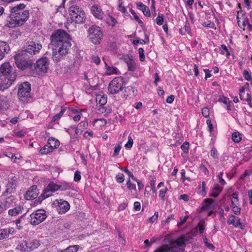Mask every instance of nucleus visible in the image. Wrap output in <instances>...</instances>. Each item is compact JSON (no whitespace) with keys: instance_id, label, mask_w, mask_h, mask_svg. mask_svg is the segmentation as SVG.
<instances>
[{"instance_id":"obj_1","label":"nucleus","mask_w":252,"mask_h":252,"mask_svg":"<svg viewBox=\"0 0 252 252\" xmlns=\"http://www.w3.org/2000/svg\"><path fill=\"white\" fill-rule=\"evenodd\" d=\"M71 39L58 44L56 46L52 47V59L55 62L58 63L61 61L64 56L68 54L71 47Z\"/></svg>"},{"instance_id":"obj_2","label":"nucleus","mask_w":252,"mask_h":252,"mask_svg":"<svg viewBox=\"0 0 252 252\" xmlns=\"http://www.w3.org/2000/svg\"><path fill=\"white\" fill-rule=\"evenodd\" d=\"M16 66L21 69L25 70L27 68L32 69L33 63L32 60L30 59L28 55H26L22 52L17 54L14 57Z\"/></svg>"},{"instance_id":"obj_3","label":"nucleus","mask_w":252,"mask_h":252,"mask_svg":"<svg viewBox=\"0 0 252 252\" xmlns=\"http://www.w3.org/2000/svg\"><path fill=\"white\" fill-rule=\"evenodd\" d=\"M26 5L24 3H20L16 6L11 8V17L16 18L23 24L29 18V12L28 10H23Z\"/></svg>"},{"instance_id":"obj_4","label":"nucleus","mask_w":252,"mask_h":252,"mask_svg":"<svg viewBox=\"0 0 252 252\" xmlns=\"http://www.w3.org/2000/svg\"><path fill=\"white\" fill-rule=\"evenodd\" d=\"M50 42L52 47L56 46L64 41L71 39L70 35L65 31L58 29L54 31L50 36Z\"/></svg>"},{"instance_id":"obj_5","label":"nucleus","mask_w":252,"mask_h":252,"mask_svg":"<svg viewBox=\"0 0 252 252\" xmlns=\"http://www.w3.org/2000/svg\"><path fill=\"white\" fill-rule=\"evenodd\" d=\"M71 20L76 24H81L85 22V12L77 5H72L68 9Z\"/></svg>"},{"instance_id":"obj_6","label":"nucleus","mask_w":252,"mask_h":252,"mask_svg":"<svg viewBox=\"0 0 252 252\" xmlns=\"http://www.w3.org/2000/svg\"><path fill=\"white\" fill-rule=\"evenodd\" d=\"M88 32L89 38L92 43L94 44L100 43L103 37V32L100 27L93 25L89 28Z\"/></svg>"},{"instance_id":"obj_7","label":"nucleus","mask_w":252,"mask_h":252,"mask_svg":"<svg viewBox=\"0 0 252 252\" xmlns=\"http://www.w3.org/2000/svg\"><path fill=\"white\" fill-rule=\"evenodd\" d=\"M124 80L122 77L115 78L109 84V92L112 94L118 93L124 88Z\"/></svg>"},{"instance_id":"obj_8","label":"nucleus","mask_w":252,"mask_h":252,"mask_svg":"<svg viewBox=\"0 0 252 252\" xmlns=\"http://www.w3.org/2000/svg\"><path fill=\"white\" fill-rule=\"evenodd\" d=\"M41 48L42 45L40 43H36L33 41H29L26 43L24 47V50L21 52L26 55L28 54L30 55H35L39 53Z\"/></svg>"},{"instance_id":"obj_9","label":"nucleus","mask_w":252,"mask_h":252,"mask_svg":"<svg viewBox=\"0 0 252 252\" xmlns=\"http://www.w3.org/2000/svg\"><path fill=\"white\" fill-rule=\"evenodd\" d=\"M39 245V241L34 239L28 241H23L20 244L19 247L23 252H30L37 249Z\"/></svg>"},{"instance_id":"obj_10","label":"nucleus","mask_w":252,"mask_h":252,"mask_svg":"<svg viewBox=\"0 0 252 252\" xmlns=\"http://www.w3.org/2000/svg\"><path fill=\"white\" fill-rule=\"evenodd\" d=\"M196 231L191 230L185 235L181 236L177 240L173 241L174 244L180 247H184L186 243H190L193 238L196 235Z\"/></svg>"},{"instance_id":"obj_11","label":"nucleus","mask_w":252,"mask_h":252,"mask_svg":"<svg viewBox=\"0 0 252 252\" xmlns=\"http://www.w3.org/2000/svg\"><path fill=\"white\" fill-rule=\"evenodd\" d=\"M51 205L53 208L56 209L60 214L65 213L70 209V205L68 202L63 199L54 200Z\"/></svg>"},{"instance_id":"obj_12","label":"nucleus","mask_w":252,"mask_h":252,"mask_svg":"<svg viewBox=\"0 0 252 252\" xmlns=\"http://www.w3.org/2000/svg\"><path fill=\"white\" fill-rule=\"evenodd\" d=\"M30 217L31 224L36 225L43 221L47 218V215L45 210H38L33 212Z\"/></svg>"},{"instance_id":"obj_13","label":"nucleus","mask_w":252,"mask_h":252,"mask_svg":"<svg viewBox=\"0 0 252 252\" xmlns=\"http://www.w3.org/2000/svg\"><path fill=\"white\" fill-rule=\"evenodd\" d=\"M0 72L2 74L0 77H3V79H5V81H8L12 74L15 75V80L16 79V74L15 72H12V67L8 62L4 63L1 64L0 67Z\"/></svg>"},{"instance_id":"obj_14","label":"nucleus","mask_w":252,"mask_h":252,"mask_svg":"<svg viewBox=\"0 0 252 252\" xmlns=\"http://www.w3.org/2000/svg\"><path fill=\"white\" fill-rule=\"evenodd\" d=\"M33 67L37 72L46 73L47 71V58L43 57L38 59L35 64L33 63Z\"/></svg>"},{"instance_id":"obj_15","label":"nucleus","mask_w":252,"mask_h":252,"mask_svg":"<svg viewBox=\"0 0 252 252\" xmlns=\"http://www.w3.org/2000/svg\"><path fill=\"white\" fill-rule=\"evenodd\" d=\"M17 178L15 176L9 177L8 182L6 186V189L3 192L4 196L11 193L17 186Z\"/></svg>"},{"instance_id":"obj_16","label":"nucleus","mask_w":252,"mask_h":252,"mask_svg":"<svg viewBox=\"0 0 252 252\" xmlns=\"http://www.w3.org/2000/svg\"><path fill=\"white\" fill-rule=\"evenodd\" d=\"M31 84L28 82H25L20 84L18 86V94L29 95L31 96Z\"/></svg>"},{"instance_id":"obj_17","label":"nucleus","mask_w":252,"mask_h":252,"mask_svg":"<svg viewBox=\"0 0 252 252\" xmlns=\"http://www.w3.org/2000/svg\"><path fill=\"white\" fill-rule=\"evenodd\" d=\"M38 192L36 186H32L27 191L25 198L27 200H32L36 198L38 195Z\"/></svg>"},{"instance_id":"obj_18","label":"nucleus","mask_w":252,"mask_h":252,"mask_svg":"<svg viewBox=\"0 0 252 252\" xmlns=\"http://www.w3.org/2000/svg\"><path fill=\"white\" fill-rule=\"evenodd\" d=\"M227 223L229 224H232L236 227L240 228L241 229H244V226L240 222V219L237 217L231 215L227 220Z\"/></svg>"},{"instance_id":"obj_19","label":"nucleus","mask_w":252,"mask_h":252,"mask_svg":"<svg viewBox=\"0 0 252 252\" xmlns=\"http://www.w3.org/2000/svg\"><path fill=\"white\" fill-rule=\"evenodd\" d=\"M60 145V141L56 138L50 137L48 138V153L52 152Z\"/></svg>"},{"instance_id":"obj_20","label":"nucleus","mask_w":252,"mask_h":252,"mask_svg":"<svg viewBox=\"0 0 252 252\" xmlns=\"http://www.w3.org/2000/svg\"><path fill=\"white\" fill-rule=\"evenodd\" d=\"M11 75L8 81H5V79L0 78L1 81L0 82V91H4L9 88L15 80V75L14 74Z\"/></svg>"},{"instance_id":"obj_21","label":"nucleus","mask_w":252,"mask_h":252,"mask_svg":"<svg viewBox=\"0 0 252 252\" xmlns=\"http://www.w3.org/2000/svg\"><path fill=\"white\" fill-rule=\"evenodd\" d=\"M91 10L92 13L96 18L102 19L104 13L99 6L96 5H93L92 6Z\"/></svg>"},{"instance_id":"obj_22","label":"nucleus","mask_w":252,"mask_h":252,"mask_svg":"<svg viewBox=\"0 0 252 252\" xmlns=\"http://www.w3.org/2000/svg\"><path fill=\"white\" fill-rule=\"evenodd\" d=\"M10 50L8 44L4 41L0 40V61L4 57L6 53Z\"/></svg>"},{"instance_id":"obj_23","label":"nucleus","mask_w":252,"mask_h":252,"mask_svg":"<svg viewBox=\"0 0 252 252\" xmlns=\"http://www.w3.org/2000/svg\"><path fill=\"white\" fill-rule=\"evenodd\" d=\"M239 95L240 98L242 100L247 101L249 104H250L251 102V95L248 93H246L244 87L240 89Z\"/></svg>"},{"instance_id":"obj_24","label":"nucleus","mask_w":252,"mask_h":252,"mask_svg":"<svg viewBox=\"0 0 252 252\" xmlns=\"http://www.w3.org/2000/svg\"><path fill=\"white\" fill-rule=\"evenodd\" d=\"M136 5L138 9L141 10L145 16L147 17H150L151 12L148 6L143 4L141 2H137Z\"/></svg>"},{"instance_id":"obj_25","label":"nucleus","mask_w":252,"mask_h":252,"mask_svg":"<svg viewBox=\"0 0 252 252\" xmlns=\"http://www.w3.org/2000/svg\"><path fill=\"white\" fill-rule=\"evenodd\" d=\"M204 204L201 207L202 211L208 210L214 208V200L206 198L204 200Z\"/></svg>"},{"instance_id":"obj_26","label":"nucleus","mask_w":252,"mask_h":252,"mask_svg":"<svg viewBox=\"0 0 252 252\" xmlns=\"http://www.w3.org/2000/svg\"><path fill=\"white\" fill-rule=\"evenodd\" d=\"M65 110V108H63L62 107H61V110L58 114H56L54 115L53 117L52 121L50 122V124L48 125V127H50L51 128L53 127V123L57 122V124H58V121L60 118L62 117L63 115V114L64 113V111Z\"/></svg>"},{"instance_id":"obj_27","label":"nucleus","mask_w":252,"mask_h":252,"mask_svg":"<svg viewBox=\"0 0 252 252\" xmlns=\"http://www.w3.org/2000/svg\"><path fill=\"white\" fill-rule=\"evenodd\" d=\"M22 25L23 24L20 22V21H18L16 18L11 17L10 14V19L6 24V26L9 28H14L16 26H19Z\"/></svg>"},{"instance_id":"obj_28","label":"nucleus","mask_w":252,"mask_h":252,"mask_svg":"<svg viewBox=\"0 0 252 252\" xmlns=\"http://www.w3.org/2000/svg\"><path fill=\"white\" fill-rule=\"evenodd\" d=\"M23 209V207L18 205L14 207L13 209L9 210L8 214L12 216H15L22 213Z\"/></svg>"},{"instance_id":"obj_29","label":"nucleus","mask_w":252,"mask_h":252,"mask_svg":"<svg viewBox=\"0 0 252 252\" xmlns=\"http://www.w3.org/2000/svg\"><path fill=\"white\" fill-rule=\"evenodd\" d=\"M107 97L104 95L99 94L96 96V101L101 106L105 105L107 102Z\"/></svg>"},{"instance_id":"obj_30","label":"nucleus","mask_w":252,"mask_h":252,"mask_svg":"<svg viewBox=\"0 0 252 252\" xmlns=\"http://www.w3.org/2000/svg\"><path fill=\"white\" fill-rule=\"evenodd\" d=\"M126 62L127 63L128 70L129 71H133L135 70L136 65L135 62L133 60L131 59H128Z\"/></svg>"},{"instance_id":"obj_31","label":"nucleus","mask_w":252,"mask_h":252,"mask_svg":"<svg viewBox=\"0 0 252 252\" xmlns=\"http://www.w3.org/2000/svg\"><path fill=\"white\" fill-rule=\"evenodd\" d=\"M106 72V74L110 75L114 74H117V68L113 66H108L105 63Z\"/></svg>"},{"instance_id":"obj_32","label":"nucleus","mask_w":252,"mask_h":252,"mask_svg":"<svg viewBox=\"0 0 252 252\" xmlns=\"http://www.w3.org/2000/svg\"><path fill=\"white\" fill-rule=\"evenodd\" d=\"M61 186L57 184L51 182L48 184V191H51L52 192L58 190L60 189Z\"/></svg>"},{"instance_id":"obj_33","label":"nucleus","mask_w":252,"mask_h":252,"mask_svg":"<svg viewBox=\"0 0 252 252\" xmlns=\"http://www.w3.org/2000/svg\"><path fill=\"white\" fill-rule=\"evenodd\" d=\"M232 139L234 142L238 143L242 139L241 134L239 132H234L232 134Z\"/></svg>"},{"instance_id":"obj_34","label":"nucleus","mask_w":252,"mask_h":252,"mask_svg":"<svg viewBox=\"0 0 252 252\" xmlns=\"http://www.w3.org/2000/svg\"><path fill=\"white\" fill-rule=\"evenodd\" d=\"M205 227V222L203 220H201L198 223L196 229L199 230V233L200 234L202 235Z\"/></svg>"},{"instance_id":"obj_35","label":"nucleus","mask_w":252,"mask_h":252,"mask_svg":"<svg viewBox=\"0 0 252 252\" xmlns=\"http://www.w3.org/2000/svg\"><path fill=\"white\" fill-rule=\"evenodd\" d=\"M9 234L10 231L6 229H0V240L7 238Z\"/></svg>"},{"instance_id":"obj_36","label":"nucleus","mask_w":252,"mask_h":252,"mask_svg":"<svg viewBox=\"0 0 252 252\" xmlns=\"http://www.w3.org/2000/svg\"><path fill=\"white\" fill-rule=\"evenodd\" d=\"M169 245H164L156 250L154 252H170Z\"/></svg>"},{"instance_id":"obj_37","label":"nucleus","mask_w":252,"mask_h":252,"mask_svg":"<svg viewBox=\"0 0 252 252\" xmlns=\"http://www.w3.org/2000/svg\"><path fill=\"white\" fill-rule=\"evenodd\" d=\"M220 53L222 55H225L226 57L228 58L230 56V53L227 47L224 44L221 45Z\"/></svg>"},{"instance_id":"obj_38","label":"nucleus","mask_w":252,"mask_h":252,"mask_svg":"<svg viewBox=\"0 0 252 252\" xmlns=\"http://www.w3.org/2000/svg\"><path fill=\"white\" fill-rule=\"evenodd\" d=\"M21 95L18 94L19 100L23 102L24 103L28 102L30 101V99L32 98L31 96H29V95H23L21 94Z\"/></svg>"},{"instance_id":"obj_39","label":"nucleus","mask_w":252,"mask_h":252,"mask_svg":"<svg viewBox=\"0 0 252 252\" xmlns=\"http://www.w3.org/2000/svg\"><path fill=\"white\" fill-rule=\"evenodd\" d=\"M179 247L180 246H177V245L174 244V242L173 241L170 243L169 250H170V252H179Z\"/></svg>"},{"instance_id":"obj_40","label":"nucleus","mask_w":252,"mask_h":252,"mask_svg":"<svg viewBox=\"0 0 252 252\" xmlns=\"http://www.w3.org/2000/svg\"><path fill=\"white\" fill-rule=\"evenodd\" d=\"M47 191V188H44L43 190V192L41 194V195L38 197V199L36 200L35 202L37 201L38 203H41L42 200L45 199L47 197V195L46 194Z\"/></svg>"},{"instance_id":"obj_41","label":"nucleus","mask_w":252,"mask_h":252,"mask_svg":"<svg viewBox=\"0 0 252 252\" xmlns=\"http://www.w3.org/2000/svg\"><path fill=\"white\" fill-rule=\"evenodd\" d=\"M79 248V245L70 246L65 249L66 252H76Z\"/></svg>"},{"instance_id":"obj_42","label":"nucleus","mask_w":252,"mask_h":252,"mask_svg":"<svg viewBox=\"0 0 252 252\" xmlns=\"http://www.w3.org/2000/svg\"><path fill=\"white\" fill-rule=\"evenodd\" d=\"M106 21L108 24L112 26V27L114 26L117 23L116 19L111 16H109L106 19Z\"/></svg>"},{"instance_id":"obj_43","label":"nucleus","mask_w":252,"mask_h":252,"mask_svg":"<svg viewBox=\"0 0 252 252\" xmlns=\"http://www.w3.org/2000/svg\"><path fill=\"white\" fill-rule=\"evenodd\" d=\"M202 25L203 27H207V28H212V29L214 28V27H215V24L213 22H211L210 21H209V20H207L206 22H204L202 24Z\"/></svg>"},{"instance_id":"obj_44","label":"nucleus","mask_w":252,"mask_h":252,"mask_svg":"<svg viewBox=\"0 0 252 252\" xmlns=\"http://www.w3.org/2000/svg\"><path fill=\"white\" fill-rule=\"evenodd\" d=\"M116 180L119 183H122L125 180L124 175L123 173H119L116 177Z\"/></svg>"},{"instance_id":"obj_45","label":"nucleus","mask_w":252,"mask_h":252,"mask_svg":"<svg viewBox=\"0 0 252 252\" xmlns=\"http://www.w3.org/2000/svg\"><path fill=\"white\" fill-rule=\"evenodd\" d=\"M156 23L158 25H162L163 23V16L162 14H158L156 19Z\"/></svg>"},{"instance_id":"obj_46","label":"nucleus","mask_w":252,"mask_h":252,"mask_svg":"<svg viewBox=\"0 0 252 252\" xmlns=\"http://www.w3.org/2000/svg\"><path fill=\"white\" fill-rule=\"evenodd\" d=\"M189 143L185 142L181 146V149L185 153H188L189 152Z\"/></svg>"},{"instance_id":"obj_47","label":"nucleus","mask_w":252,"mask_h":252,"mask_svg":"<svg viewBox=\"0 0 252 252\" xmlns=\"http://www.w3.org/2000/svg\"><path fill=\"white\" fill-rule=\"evenodd\" d=\"M158 212H155L154 215L152 217L149 218L148 219V220H147V221L151 223H153L155 221V220H156L158 219Z\"/></svg>"},{"instance_id":"obj_48","label":"nucleus","mask_w":252,"mask_h":252,"mask_svg":"<svg viewBox=\"0 0 252 252\" xmlns=\"http://www.w3.org/2000/svg\"><path fill=\"white\" fill-rule=\"evenodd\" d=\"M133 143V141L132 138V137L130 136H129L128 137V141L125 144V147L126 148H131L132 146Z\"/></svg>"},{"instance_id":"obj_49","label":"nucleus","mask_w":252,"mask_h":252,"mask_svg":"<svg viewBox=\"0 0 252 252\" xmlns=\"http://www.w3.org/2000/svg\"><path fill=\"white\" fill-rule=\"evenodd\" d=\"M223 174V172H220L218 175L217 177L219 179V183L222 185H224L226 184V182L224 181V180L222 178Z\"/></svg>"},{"instance_id":"obj_50","label":"nucleus","mask_w":252,"mask_h":252,"mask_svg":"<svg viewBox=\"0 0 252 252\" xmlns=\"http://www.w3.org/2000/svg\"><path fill=\"white\" fill-rule=\"evenodd\" d=\"M126 92H128L129 94H127V96H133L135 95V94L133 90V88L131 87H127L125 90Z\"/></svg>"},{"instance_id":"obj_51","label":"nucleus","mask_w":252,"mask_h":252,"mask_svg":"<svg viewBox=\"0 0 252 252\" xmlns=\"http://www.w3.org/2000/svg\"><path fill=\"white\" fill-rule=\"evenodd\" d=\"M138 53L139 54L140 61H144L145 58L144 49L142 48H139L138 49Z\"/></svg>"},{"instance_id":"obj_52","label":"nucleus","mask_w":252,"mask_h":252,"mask_svg":"<svg viewBox=\"0 0 252 252\" xmlns=\"http://www.w3.org/2000/svg\"><path fill=\"white\" fill-rule=\"evenodd\" d=\"M126 185H127V188L129 189H134L135 190L136 189V186H135V184H132L131 182H130V179L129 178L127 181V183H126Z\"/></svg>"},{"instance_id":"obj_53","label":"nucleus","mask_w":252,"mask_h":252,"mask_svg":"<svg viewBox=\"0 0 252 252\" xmlns=\"http://www.w3.org/2000/svg\"><path fill=\"white\" fill-rule=\"evenodd\" d=\"M155 183H156V178H153L150 180V184L151 186V189L153 190V192L154 193H156V189L155 188Z\"/></svg>"},{"instance_id":"obj_54","label":"nucleus","mask_w":252,"mask_h":252,"mask_svg":"<svg viewBox=\"0 0 252 252\" xmlns=\"http://www.w3.org/2000/svg\"><path fill=\"white\" fill-rule=\"evenodd\" d=\"M243 76L246 80L252 81V78L247 70L244 71Z\"/></svg>"},{"instance_id":"obj_55","label":"nucleus","mask_w":252,"mask_h":252,"mask_svg":"<svg viewBox=\"0 0 252 252\" xmlns=\"http://www.w3.org/2000/svg\"><path fill=\"white\" fill-rule=\"evenodd\" d=\"M174 218V215L172 214L170 216H169L165 220L161 221V225L162 226H165L167 223H168L171 220H173Z\"/></svg>"},{"instance_id":"obj_56","label":"nucleus","mask_w":252,"mask_h":252,"mask_svg":"<svg viewBox=\"0 0 252 252\" xmlns=\"http://www.w3.org/2000/svg\"><path fill=\"white\" fill-rule=\"evenodd\" d=\"M202 114L204 117L207 118L210 114L209 109L207 107L203 108L202 110Z\"/></svg>"},{"instance_id":"obj_57","label":"nucleus","mask_w":252,"mask_h":252,"mask_svg":"<svg viewBox=\"0 0 252 252\" xmlns=\"http://www.w3.org/2000/svg\"><path fill=\"white\" fill-rule=\"evenodd\" d=\"M188 218L189 216L188 215L185 216L184 218H180V221L177 223V226L178 227L182 226L187 221Z\"/></svg>"},{"instance_id":"obj_58","label":"nucleus","mask_w":252,"mask_h":252,"mask_svg":"<svg viewBox=\"0 0 252 252\" xmlns=\"http://www.w3.org/2000/svg\"><path fill=\"white\" fill-rule=\"evenodd\" d=\"M222 189V188L220 187L218 184H215L213 186V190L217 192H220Z\"/></svg>"},{"instance_id":"obj_59","label":"nucleus","mask_w":252,"mask_h":252,"mask_svg":"<svg viewBox=\"0 0 252 252\" xmlns=\"http://www.w3.org/2000/svg\"><path fill=\"white\" fill-rule=\"evenodd\" d=\"M7 106L6 101L0 98V111Z\"/></svg>"},{"instance_id":"obj_60","label":"nucleus","mask_w":252,"mask_h":252,"mask_svg":"<svg viewBox=\"0 0 252 252\" xmlns=\"http://www.w3.org/2000/svg\"><path fill=\"white\" fill-rule=\"evenodd\" d=\"M121 149V146L120 145H118L114 148V152L113 156L116 157L119 154Z\"/></svg>"},{"instance_id":"obj_61","label":"nucleus","mask_w":252,"mask_h":252,"mask_svg":"<svg viewBox=\"0 0 252 252\" xmlns=\"http://www.w3.org/2000/svg\"><path fill=\"white\" fill-rule=\"evenodd\" d=\"M232 210L234 212V213L236 215H239L241 213V208L238 206L232 207Z\"/></svg>"},{"instance_id":"obj_62","label":"nucleus","mask_w":252,"mask_h":252,"mask_svg":"<svg viewBox=\"0 0 252 252\" xmlns=\"http://www.w3.org/2000/svg\"><path fill=\"white\" fill-rule=\"evenodd\" d=\"M81 180V175L79 171H76L74 174V180L78 182Z\"/></svg>"},{"instance_id":"obj_63","label":"nucleus","mask_w":252,"mask_h":252,"mask_svg":"<svg viewBox=\"0 0 252 252\" xmlns=\"http://www.w3.org/2000/svg\"><path fill=\"white\" fill-rule=\"evenodd\" d=\"M219 101L220 102H222L226 105L229 104L230 103L229 99L224 96L220 98Z\"/></svg>"},{"instance_id":"obj_64","label":"nucleus","mask_w":252,"mask_h":252,"mask_svg":"<svg viewBox=\"0 0 252 252\" xmlns=\"http://www.w3.org/2000/svg\"><path fill=\"white\" fill-rule=\"evenodd\" d=\"M146 44V42L143 39H140L139 38H136L135 40H133V44L134 45H137L138 44Z\"/></svg>"}]
</instances>
